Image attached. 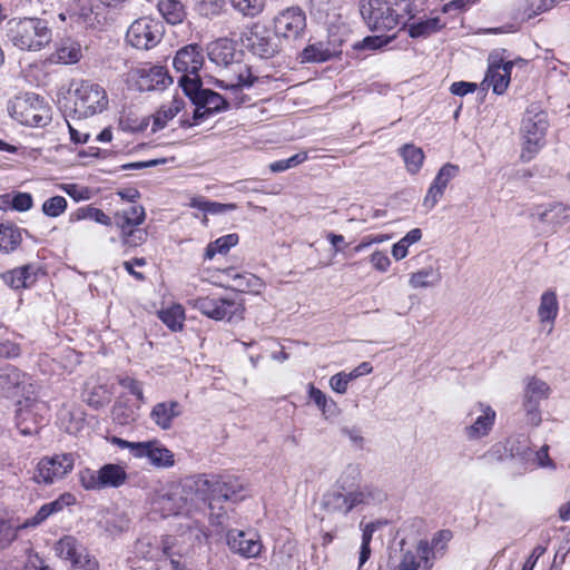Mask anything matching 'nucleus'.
I'll return each instance as SVG.
<instances>
[{
    "mask_svg": "<svg viewBox=\"0 0 570 570\" xmlns=\"http://www.w3.org/2000/svg\"><path fill=\"white\" fill-rule=\"evenodd\" d=\"M149 77L151 78V81L156 82V86L163 88L171 82V78L167 75V71L164 67L151 68Z\"/></svg>",
    "mask_w": 570,
    "mask_h": 570,
    "instance_id": "obj_61",
    "label": "nucleus"
},
{
    "mask_svg": "<svg viewBox=\"0 0 570 570\" xmlns=\"http://www.w3.org/2000/svg\"><path fill=\"white\" fill-rule=\"evenodd\" d=\"M490 59L492 62L489 65L483 83L492 87L494 94L502 95L510 83L513 62H503L502 58L497 60L493 55L490 56Z\"/></svg>",
    "mask_w": 570,
    "mask_h": 570,
    "instance_id": "obj_21",
    "label": "nucleus"
},
{
    "mask_svg": "<svg viewBox=\"0 0 570 570\" xmlns=\"http://www.w3.org/2000/svg\"><path fill=\"white\" fill-rule=\"evenodd\" d=\"M195 8L199 14L208 17L219 13L224 0H194Z\"/></svg>",
    "mask_w": 570,
    "mask_h": 570,
    "instance_id": "obj_53",
    "label": "nucleus"
},
{
    "mask_svg": "<svg viewBox=\"0 0 570 570\" xmlns=\"http://www.w3.org/2000/svg\"><path fill=\"white\" fill-rule=\"evenodd\" d=\"M21 243V234L18 227L12 224H0V252L11 253Z\"/></svg>",
    "mask_w": 570,
    "mask_h": 570,
    "instance_id": "obj_33",
    "label": "nucleus"
},
{
    "mask_svg": "<svg viewBox=\"0 0 570 570\" xmlns=\"http://www.w3.org/2000/svg\"><path fill=\"white\" fill-rule=\"evenodd\" d=\"M17 538V529L4 519L0 518V549L7 548Z\"/></svg>",
    "mask_w": 570,
    "mask_h": 570,
    "instance_id": "obj_56",
    "label": "nucleus"
},
{
    "mask_svg": "<svg viewBox=\"0 0 570 570\" xmlns=\"http://www.w3.org/2000/svg\"><path fill=\"white\" fill-rule=\"evenodd\" d=\"M274 30L281 39L297 38L306 27V17L299 7H291L274 18Z\"/></svg>",
    "mask_w": 570,
    "mask_h": 570,
    "instance_id": "obj_19",
    "label": "nucleus"
},
{
    "mask_svg": "<svg viewBox=\"0 0 570 570\" xmlns=\"http://www.w3.org/2000/svg\"><path fill=\"white\" fill-rule=\"evenodd\" d=\"M147 236L145 229L134 227L121 232V242L127 247H137L147 240Z\"/></svg>",
    "mask_w": 570,
    "mask_h": 570,
    "instance_id": "obj_51",
    "label": "nucleus"
},
{
    "mask_svg": "<svg viewBox=\"0 0 570 570\" xmlns=\"http://www.w3.org/2000/svg\"><path fill=\"white\" fill-rule=\"evenodd\" d=\"M158 10L164 19L170 24H178L186 18V9L179 0H161Z\"/></svg>",
    "mask_w": 570,
    "mask_h": 570,
    "instance_id": "obj_31",
    "label": "nucleus"
},
{
    "mask_svg": "<svg viewBox=\"0 0 570 570\" xmlns=\"http://www.w3.org/2000/svg\"><path fill=\"white\" fill-rule=\"evenodd\" d=\"M240 41L248 52L259 59H272L283 49V40L279 35L259 22H255L244 30Z\"/></svg>",
    "mask_w": 570,
    "mask_h": 570,
    "instance_id": "obj_7",
    "label": "nucleus"
},
{
    "mask_svg": "<svg viewBox=\"0 0 570 570\" xmlns=\"http://www.w3.org/2000/svg\"><path fill=\"white\" fill-rule=\"evenodd\" d=\"M77 218H89L105 226H110L112 224L111 218L107 214H105L101 209L91 206L79 208L77 210Z\"/></svg>",
    "mask_w": 570,
    "mask_h": 570,
    "instance_id": "obj_49",
    "label": "nucleus"
},
{
    "mask_svg": "<svg viewBox=\"0 0 570 570\" xmlns=\"http://www.w3.org/2000/svg\"><path fill=\"white\" fill-rule=\"evenodd\" d=\"M139 407L140 405L134 407L119 400L112 406V420L120 425H128L138 419Z\"/></svg>",
    "mask_w": 570,
    "mask_h": 570,
    "instance_id": "obj_37",
    "label": "nucleus"
},
{
    "mask_svg": "<svg viewBox=\"0 0 570 570\" xmlns=\"http://www.w3.org/2000/svg\"><path fill=\"white\" fill-rule=\"evenodd\" d=\"M46 409V403L36 399L27 397L23 401H19L16 424L20 433L23 435L38 433L40 424L45 420L40 412Z\"/></svg>",
    "mask_w": 570,
    "mask_h": 570,
    "instance_id": "obj_14",
    "label": "nucleus"
},
{
    "mask_svg": "<svg viewBox=\"0 0 570 570\" xmlns=\"http://www.w3.org/2000/svg\"><path fill=\"white\" fill-rule=\"evenodd\" d=\"M400 154L409 173L416 174L421 169L424 160V153L421 148L406 144L400 149Z\"/></svg>",
    "mask_w": 570,
    "mask_h": 570,
    "instance_id": "obj_36",
    "label": "nucleus"
},
{
    "mask_svg": "<svg viewBox=\"0 0 570 570\" xmlns=\"http://www.w3.org/2000/svg\"><path fill=\"white\" fill-rule=\"evenodd\" d=\"M6 33L14 47L26 51H39L52 39L48 21L36 17L10 19L6 23Z\"/></svg>",
    "mask_w": 570,
    "mask_h": 570,
    "instance_id": "obj_3",
    "label": "nucleus"
},
{
    "mask_svg": "<svg viewBox=\"0 0 570 570\" xmlns=\"http://www.w3.org/2000/svg\"><path fill=\"white\" fill-rule=\"evenodd\" d=\"M549 127L548 114L538 104H531L521 121V137L523 147L521 159L530 161L544 145L546 134Z\"/></svg>",
    "mask_w": 570,
    "mask_h": 570,
    "instance_id": "obj_5",
    "label": "nucleus"
},
{
    "mask_svg": "<svg viewBox=\"0 0 570 570\" xmlns=\"http://www.w3.org/2000/svg\"><path fill=\"white\" fill-rule=\"evenodd\" d=\"M117 382L120 386L128 390L132 395L136 396L139 405L146 403L141 382L130 376H118Z\"/></svg>",
    "mask_w": 570,
    "mask_h": 570,
    "instance_id": "obj_50",
    "label": "nucleus"
},
{
    "mask_svg": "<svg viewBox=\"0 0 570 570\" xmlns=\"http://www.w3.org/2000/svg\"><path fill=\"white\" fill-rule=\"evenodd\" d=\"M73 466L75 455L72 453L47 455L37 463L32 480L38 484L51 485L69 474Z\"/></svg>",
    "mask_w": 570,
    "mask_h": 570,
    "instance_id": "obj_10",
    "label": "nucleus"
},
{
    "mask_svg": "<svg viewBox=\"0 0 570 570\" xmlns=\"http://www.w3.org/2000/svg\"><path fill=\"white\" fill-rule=\"evenodd\" d=\"M331 57L332 51L322 42L309 45L302 52V59L306 62H324Z\"/></svg>",
    "mask_w": 570,
    "mask_h": 570,
    "instance_id": "obj_43",
    "label": "nucleus"
},
{
    "mask_svg": "<svg viewBox=\"0 0 570 570\" xmlns=\"http://www.w3.org/2000/svg\"><path fill=\"white\" fill-rule=\"evenodd\" d=\"M217 304H215L212 320L215 321H238L243 320V314L245 311L244 304L242 299H238L237 297H217L216 301Z\"/></svg>",
    "mask_w": 570,
    "mask_h": 570,
    "instance_id": "obj_26",
    "label": "nucleus"
},
{
    "mask_svg": "<svg viewBox=\"0 0 570 570\" xmlns=\"http://www.w3.org/2000/svg\"><path fill=\"white\" fill-rule=\"evenodd\" d=\"M2 278L13 289L29 288L37 282V273L32 265H24L4 273Z\"/></svg>",
    "mask_w": 570,
    "mask_h": 570,
    "instance_id": "obj_28",
    "label": "nucleus"
},
{
    "mask_svg": "<svg viewBox=\"0 0 570 570\" xmlns=\"http://www.w3.org/2000/svg\"><path fill=\"white\" fill-rule=\"evenodd\" d=\"M110 397L107 390L104 386H97L92 389L87 397V403L98 410L105 406L109 402Z\"/></svg>",
    "mask_w": 570,
    "mask_h": 570,
    "instance_id": "obj_55",
    "label": "nucleus"
},
{
    "mask_svg": "<svg viewBox=\"0 0 570 570\" xmlns=\"http://www.w3.org/2000/svg\"><path fill=\"white\" fill-rule=\"evenodd\" d=\"M205 62V56L202 47L196 43L180 48L174 58L173 65L177 72H180L179 83L181 80H193L200 78L199 71Z\"/></svg>",
    "mask_w": 570,
    "mask_h": 570,
    "instance_id": "obj_15",
    "label": "nucleus"
},
{
    "mask_svg": "<svg viewBox=\"0 0 570 570\" xmlns=\"http://www.w3.org/2000/svg\"><path fill=\"white\" fill-rule=\"evenodd\" d=\"M180 87L183 88L185 95L189 97L190 101L196 107L193 115V121H183V127L195 126L200 120L228 108V102L223 96L210 89H205L202 87L200 78H193V80H181Z\"/></svg>",
    "mask_w": 570,
    "mask_h": 570,
    "instance_id": "obj_4",
    "label": "nucleus"
},
{
    "mask_svg": "<svg viewBox=\"0 0 570 570\" xmlns=\"http://www.w3.org/2000/svg\"><path fill=\"white\" fill-rule=\"evenodd\" d=\"M452 537V531L448 529L439 530L434 533L431 542H429V548L431 549L430 561L436 558L439 552H443L445 550L446 544L450 542Z\"/></svg>",
    "mask_w": 570,
    "mask_h": 570,
    "instance_id": "obj_46",
    "label": "nucleus"
},
{
    "mask_svg": "<svg viewBox=\"0 0 570 570\" xmlns=\"http://www.w3.org/2000/svg\"><path fill=\"white\" fill-rule=\"evenodd\" d=\"M99 472L101 489L119 488L126 483L128 478L126 470L122 466L114 463H107L102 465L99 469Z\"/></svg>",
    "mask_w": 570,
    "mask_h": 570,
    "instance_id": "obj_30",
    "label": "nucleus"
},
{
    "mask_svg": "<svg viewBox=\"0 0 570 570\" xmlns=\"http://www.w3.org/2000/svg\"><path fill=\"white\" fill-rule=\"evenodd\" d=\"M145 217V208L141 205H130L128 208L116 213L115 224L121 232H125L129 228L140 226Z\"/></svg>",
    "mask_w": 570,
    "mask_h": 570,
    "instance_id": "obj_29",
    "label": "nucleus"
},
{
    "mask_svg": "<svg viewBox=\"0 0 570 570\" xmlns=\"http://www.w3.org/2000/svg\"><path fill=\"white\" fill-rule=\"evenodd\" d=\"M55 551L60 559L70 561L71 570H99L96 558L71 535L61 538L56 543Z\"/></svg>",
    "mask_w": 570,
    "mask_h": 570,
    "instance_id": "obj_12",
    "label": "nucleus"
},
{
    "mask_svg": "<svg viewBox=\"0 0 570 570\" xmlns=\"http://www.w3.org/2000/svg\"><path fill=\"white\" fill-rule=\"evenodd\" d=\"M191 479L187 480L183 488H175L174 490L158 495L154 501V510L159 512L163 518L170 515L188 514L190 512V500L184 494L187 490L191 491L187 485Z\"/></svg>",
    "mask_w": 570,
    "mask_h": 570,
    "instance_id": "obj_16",
    "label": "nucleus"
},
{
    "mask_svg": "<svg viewBox=\"0 0 570 570\" xmlns=\"http://www.w3.org/2000/svg\"><path fill=\"white\" fill-rule=\"evenodd\" d=\"M238 235L233 233L210 242L205 249L204 258L210 261L216 254H226L232 247L238 244Z\"/></svg>",
    "mask_w": 570,
    "mask_h": 570,
    "instance_id": "obj_35",
    "label": "nucleus"
},
{
    "mask_svg": "<svg viewBox=\"0 0 570 570\" xmlns=\"http://www.w3.org/2000/svg\"><path fill=\"white\" fill-rule=\"evenodd\" d=\"M360 12L367 27L373 31H389L400 23L401 16L387 0H362Z\"/></svg>",
    "mask_w": 570,
    "mask_h": 570,
    "instance_id": "obj_11",
    "label": "nucleus"
},
{
    "mask_svg": "<svg viewBox=\"0 0 570 570\" xmlns=\"http://www.w3.org/2000/svg\"><path fill=\"white\" fill-rule=\"evenodd\" d=\"M183 414V405L175 400L156 403L150 412V420L161 430L171 429L175 419Z\"/></svg>",
    "mask_w": 570,
    "mask_h": 570,
    "instance_id": "obj_25",
    "label": "nucleus"
},
{
    "mask_svg": "<svg viewBox=\"0 0 570 570\" xmlns=\"http://www.w3.org/2000/svg\"><path fill=\"white\" fill-rule=\"evenodd\" d=\"M430 553L429 541L420 540L414 550H402L396 570H430L433 566Z\"/></svg>",
    "mask_w": 570,
    "mask_h": 570,
    "instance_id": "obj_23",
    "label": "nucleus"
},
{
    "mask_svg": "<svg viewBox=\"0 0 570 570\" xmlns=\"http://www.w3.org/2000/svg\"><path fill=\"white\" fill-rule=\"evenodd\" d=\"M67 208V200L62 196H53L47 199L42 205V212L49 217L60 216Z\"/></svg>",
    "mask_w": 570,
    "mask_h": 570,
    "instance_id": "obj_52",
    "label": "nucleus"
},
{
    "mask_svg": "<svg viewBox=\"0 0 570 570\" xmlns=\"http://www.w3.org/2000/svg\"><path fill=\"white\" fill-rule=\"evenodd\" d=\"M100 472L99 470H91L89 468H85L79 472V481L83 489L87 491H99L101 489L100 483Z\"/></svg>",
    "mask_w": 570,
    "mask_h": 570,
    "instance_id": "obj_47",
    "label": "nucleus"
},
{
    "mask_svg": "<svg viewBox=\"0 0 570 570\" xmlns=\"http://www.w3.org/2000/svg\"><path fill=\"white\" fill-rule=\"evenodd\" d=\"M240 56L242 53L236 50L234 42L228 39H220L212 45L208 52L210 61L232 71L230 75L217 81L222 88L236 92L244 88H250L258 80L253 76L248 66L240 63Z\"/></svg>",
    "mask_w": 570,
    "mask_h": 570,
    "instance_id": "obj_2",
    "label": "nucleus"
},
{
    "mask_svg": "<svg viewBox=\"0 0 570 570\" xmlns=\"http://www.w3.org/2000/svg\"><path fill=\"white\" fill-rule=\"evenodd\" d=\"M507 458H514V441L495 443L482 455V459L490 464L502 462Z\"/></svg>",
    "mask_w": 570,
    "mask_h": 570,
    "instance_id": "obj_38",
    "label": "nucleus"
},
{
    "mask_svg": "<svg viewBox=\"0 0 570 570\" xmlns=\"http://www.w3.org/2000/svg\"><path fill=\"white\" fill-rule=\"evenodd\" d=\"M161 39V31L157 22L141 18L134 21L127 30V42L137 48L148 50L154 48Z\"/></svg>",
    "mask_w": 570,
    "mask_h": 570,
    "instance_id": "obj_17",
    "label": "nucleus"
},
{
    "mask_svg": "<svg viewBox=\"0 0 570 570\" xmlns=\"http://www.w3.org/2000/svg\"><path fill=\"white\" fill-rule=\"evenodd\" d=\"M23 374L14 366H8L0 373V387L3 393L9 396L12 390L17 389L21 382Z\"/></svg>",
    "mask_w": 570,
    "mask_h": 570,
    "instance_id": "obj_42",
    "label": "nucleus"
},
{
    "mask_svg": "<svg viewBox=\"0 0 570 570\" xmlns=\"http://www.w3.org/2000/svg\"><path fill=\"white\" fill-rule=\"evenodd\" d=\"M371 263L377 271L386 272L391 264V261L386 254L376 250L371 255Z\"/></svg>",
    "mask_w": 570,
    "mask_h": 570,
    "instance_id": "obj_64",
    "label": "nucleus"
},
{
    "mask_svg": "<svg viewBox=\"0 0 570 570\" xmlns=\"http://www.w3.org/2000/svg\"><path fill=\"white\" fill-rule=\"evenodd\" d=\"M309 399L317 405V407L323 412L325 416H327V397L326 395L320 390L316 389L314 385H311L309 387Z\"/></svg>",
    "mask_w": 570,
    "mask_h": 570,
    "instance_id": "obj_62",
    "label": "nucleus"
},
{
    "mask_svg": "<svg viewBox=\"0 0 570 570\" xmlns=\"http://www.w3.org/2000/svg\"><path fill=\"white\" fill-rule=\"evenodd\" d=\"M391 41V38L382 36H367L361 42L354 46L355 49L363 50H376L386 46Z\"/></svg>",
    "mask_w": 570,
    "mask_h": 570,
    "instance_id": "obj_57",
    "label": "nucleus"
},
{
    "mask_svg": "<svg viewBox=\"0 0 570 570\" xmlns=\"http://www.w3.org/2000/svg\"><path fill=\"white\" fill-rule=\"evenodd\" d=\"M139 448L136 458H147L154 466L170 468L175 463L174 453L157 440L141 442Z\"/></svg>",
    "mask_w": 570,
    "mask_h": 570,
    "instance_id": "obj_24",
    "label": "nucleus"
},
{
    "mask_svg": "<svg viewBox=\"0 0 570 570\" xmlns=\"http://www.w3.org/2000/svg\"><path fill=\"white\" fill-rule=\"evenodd\" d=\"M459 171L460 168L458 165L451 163L443 165L424 197L423 206L428 209H432L443 196L448 184L459 175Z\"/></svg>",
    "mask_w": 570,
    "mask_h": 570,
    "instance_id": "obj_22",
    "label": "nucleus"
},
{
    "mask_svg": "<svg viewBox=\"0 0 570 570\" xmlns=\"http://www.w3.org/2000/svg\"><path fill=\"white\" fill-rule=\"evenodd\" d=\"M51 515V511L50 509L47 507V504H43L38 511L37 513L27 519L23 524H22V528H29V527H36L40 523H42L47 518H49Z\"/></svg>",
    "mask_w": 570,
    "mask_h": 570,
    "instance_id": "obj_60",
    "label": "nucleus"
},
{
    "mask_svg": "<svg viewBox=\"0 0 570 570\" xmlns=\"http://www.w3.org/2000/svg\"><path fill=\"white\" fill-rule=\"evenodd\" d=\"M176 538L167 535L163 539V552L170 558V564L173 570H190L185 563L174 559L175 554H180L181 550L175 551Z\"/></svg>",
    "mask_w": 570,
    "mask_h": 570,
    "instance_id": "obj_48",
    "label": "nucleus"
},
{
    "mask_svg": "<svg viewBox=\"0 0 570 570\" xmlns=\"http://www.w3.org/2000/svg\"><path fill=\"white\" fill-rule=\"evenodd\" d=\"M478 414L474 421L465 428V434L469 439L475 440L485 436L492 430L495 421V411L488 404L476 403L469 415Z\"/></svg>",
    "mask_w": 570,
    "mask_h": 570,
    "instance_id": "obj_20",
    "label": "nucleus"
},
{
    "mask_svg": "<svg viewBox=\"0 0 570 570\" xmlns=\"http://www.w3.org/2000/svg\"><path fill=\"white\" fill-rule=\"evenodd\" d=\"M559 313V302L553 291H546L540 297L538 317L542 325H548V333H551Z\"/></svg>",
    "mask_w": 570,
    "mask_h": 570,
    "instance_id": "obj_27",
    "label": "nucleus"
},
{
    "mask_svg": "<svg viewBox=\"0 0 570 570\" xmlns=\"http://www.w3.org/2000/svg\"><path fill=\"white\" fill-rule=\"evenodd\" d=\"M442 27L440 18L434 17L412 23L407 30L411 38H424L439 31Z\"/></svg>",
    "mask_w": 570,
    "mask_h": 570,
    "instance_id": "obj_40",
    "label": "nucleus"
},
{
    "mask_svg": "<svg viewBox=\"0 0 570 570\" xmlns=\"http://www.w3.org/2000/svg\"><path fill=\"white\" fill-rule=\"evenodd\" d=\"M441 281V274L432 267L422 268L411 274L409 284L413 288L432 287Z\"/></svg>",
    "mask_w": 570,
    "mask_h": 570,
    "instance_id": "obj_39",
    "label": "nucleus"
},
{
    "mask_svg": "<svg viewBox=\"0 0 570 570\" xmlns=\"http://www.w3.org/2000/svg\"><path fill=\"white\" fill-rule=\"evenodd\" d=\"M230 2L243 16L254 18L264 10L266 0H230Z\"/></svg>",
    "mask_w": 570,
    "mask_h": 570,
    "instance_id": "obj_45",
    "label": "nucleus"
},
{
    "mask_svg": "<svg viewBox=\"0 0 570 570\" xmlns=\"http://www.w3.org/2000/svg\"><path fill=\"white\" fill-rule=\"evenodd\" d=\"M550 386L542 380L530 377L523 394V409L527 423L538 426L541 423L540 403L549 397Z\"/></svg>",
    "mask_w": 570,
    "mask_h": 570,
    "instance_id": "obj_13",
    "label": "nucleus"
},
{
    "mask_svg": "<svg viewBox=\"0 0 570 570\" xmlns=\"http://www.w3.org/2000/svg\"><path fill=\"white\" fill-rule=\"evenodd\" d=\"M217 301V297H209V296H205V297H197V298H193V299H189L188 301V304L199 311L202 314H204L205 316L207 317H212V314H213V309H214V306Z\"/></svg>",
    "mask_w": 570,
    "mask_h": 570,
    "instance_id": "obj_54",
    "label": "nucleus"
},
{
    "mask_svg": "<svg viewBox=\"0 0 570 570\" xmlns=\"http://www.w3.org/2000/svg\"><path fill=\"white\" fill-rule=\"evenodd\" d=\"M330 385L333 391L340 394H344L347 391L348 381L345 377V372L333 375L330 380Z\"/></svg>",
    "mask_w": 570,
    "mask_h": 570,
    "instance_id": "obj_63",
    "label": "nucleus"
},
{
    "mask_svg": "<svg viewBox=\"0 0 570 570\" xmlns=\"http://www.w3.org/2000/svg\"><path fill=\"white\" fill-rule=\"evenodd\" d=\"M190 490H195V497L206 502L207 500L238 501L244 499V485L236 478L227 480L210 481L205 475L193 478L187 485Z\"/></svg>",
    "mask_w": 570,
    "mask_h": 570,
    "instance_id": "obj_8",
    "label": "nucleus"
},
{
    "mask_svg": "<svg viewBox=\"0 0 570 570\" xmlns=\"http://www.w3.org/2000/svg\"><path fill=\"white\" fill-rule=\"evenodd\" d=\"M226 542L232 552L245 558H257L263 544L256 532L232 529L226 533Z\"/></svg>",
    "mask_w": 570,
    "mask_h": 570,
    "instance_id": "obj_18",
    "label": "nucleus"
},
{
    "mask_svg": "<svg viewBox=\"0 0 570 570\" xmlns=\"http://www.w3.org/2000/svg\"><path fill=\"white\" fill-rule=\"evenodd\" d=\"M179 531H181V537H188L187 539L190 544H194L195 542L200 543L207 538L204 527L195 520H187V522L180 523Z\"/></svg>",
    "mask_w": 570,
    "mask_h": 570,
    "instance_id": "obj_44",
    "label": "nucleus"
},
{
    "mask_svg": "<svg viewBox=\"0 0 570 570\" xmlns=\"http://www.w3.org/2000/svg\"><path fill=\"white\" fill-rule=\"evenodd\" d=\"M73 114L79 118H87L102 112L108 106L106 90L98 83L83 80L75 89Z\"/></svg>",
    "mask_w": 570,
    "mask_h": 570,
    "instance_id": "obj_9",
    "label": "nucleus"
},
{
    "mask_svg": "<svg viewBox=\"0 0 570 570\" xmlns=\"http://www.w3.org/2000/svg\"><path fill=\"white\" fill-rule=\"evenodd\" d=\"M10 116L29 127H45L51 120V109L43 98L33 92L18 96L8 105Z\"/></svg>",
    "mask_w": 570,
    "mask_h": 570,
    "instance_id": "obj_6",
    "label": "nucleus"
},
{
    "mask_svg": "<svg viewBox=\"0 0 570 570\" xmlns=\"http://www.w3.org/2000/svg\"><path fill=\"white\" fill-rule=\"evenodd\" d=\"M82 57L81 46L78 41L67 39L62 41L56 51L57 62L71 65L76 63Z\"/></svg>",
    "mask_w": 570,
    "mask_h": 570,
    "instance_id": "obj_32",
    "label": "nucleus"
},
{
    "mask_svg": "<svg viewBox=\"0 0 570 570\" xmlns=\"http://www.w3.org/2000/svg\"><path fill=\"white\" fill-rule=\"evenodd\" d=\"M381 497L377 489L362 485L360 468L348 464L332 488L322 495L321 505L328 513L347 515L358 507L380 501Z\"/></svg>",
    "mask_w": 570,
    "mask_h": 570,
    "instance_id": "obj_1",
    "label": "nucleus"
},
{
    "mask_svg": "<svg viewBox=\"0 0 570 570\" xmlns=\"http://www.w3.org/2000/svg\"><path fill=\"white\" fill-rule=\"evenodd\" d=\"M229 276L234 282V286L238 292L259 293L263 287V282L259 277L252 273H236L229 272Z\"/></svg>",
    "mask_w": 570,
    "mask_h": 570,
    "instance_id": "obj_34",
    "label": "nucleus"
},
{
    "mask_svg": "<svg viewBox=\"0 0 570 570\" xmlns=\"http://www.w3.org/2000/svg\"><path fill=\"white\" fill-rule=\"evenodd\" d=\"M175 115L173 114L171 109L167 108L166 106H163L156 115H154V121H153V132H156L160 129H163L167 122L173 119Z\"/></svg>",
    "mask_w": 570,
    "mask_h": 570,
    "instance_id": "obj_58",
    "label": "nucleus"
},
{
    "mask_svg": "<svg viewBox=\"0 0 570 570\" xmlns=\"http://www.w3.org/2000/svg\"><path fill=\"white\" fill-rule=\"evenodd\" d=\"M158 316L171 331L181 330L185 320V313L180 305H173L169 308L158 312Z\"/></svg>",
    "mask_w": 570,
    "mask_h": 570,
    "instance_id": "obj_41",
    "label": "nucleus"
},
{
    "mask_svg": "<svg viewBox=\"0 0 570 570\" xmlns=\"http://www.w3.org/2000/svg\"><path fill=\"white\" fill-rule=\"evenodd\" d=\"M33 200L28 193H18L12 198V208L19 212H26L32 207Z\"/></svg>",
    "mask_w": 570,
    "mask_h": 570,
    "instance_id": "obj_59",
    "label": "nucleus"
}]
</instances>
